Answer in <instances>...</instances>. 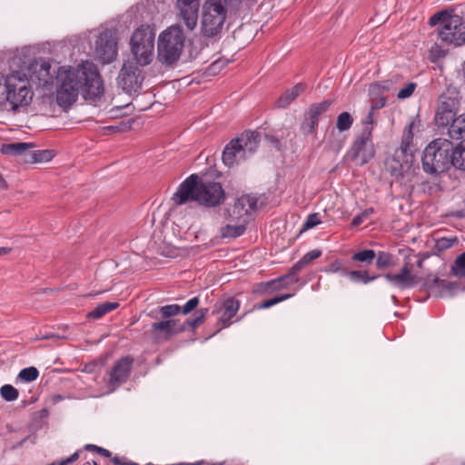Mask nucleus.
<instances>
[{"mask_svg": "<svg viewBox=\"0 0 465 465\" xmlns=\"http://www.w3.org/2000/svg\"><path fill=\"white\" fill-rule=\"evenodd\" d=\"M55 103L64 111L67 112L76 102L80 89H55Z\"/></svg>", "mask_w": 465, "mask_h": 465, "instance_id": "nucleus-18", "label": "nucleus"}, {"mask_svg": "<svg viewBox=\"0 0 465 465\" xmlns=\"http://www.w3.org/2000/svg\"><path fill=\"white\" fill-rule=\"evenodd\" d=\"M316 125L317 124H313L312 126V128H311V118H309L308 121H306L305 123L302 124V128L305 134H309L313 133Z\"/></svg>", "mask_w": 465, "mask_h": 465, "instance_id": "nucleus-57", "label": "nucleus"}, {"mask_svg": "<svg viewBox=\"0 0 465 465\" xmlns=\"http://www.w3.org/2000/svg\"><path fill=\"white\" fill-rule=\"evenodd\" d=\"M300 95L299 89H291L283 92L275 102L277 108H287Z\"/></svg>", "mask_w": 465, "mask_h": 465, "instance_id": "nucleus-29", "label": "nucleus"}, {"mask_svg": "<svg viewBox=\"0 0 465 465\" xmlns=\"http://www.w3.org/2000/svg\"><path fill=\"white\" fill-rule=\"evenodd\" d=\"M458 288V284L456 282H452L447 280H442L439 278V283L436 285L437 291L440 293L435 292L432 296L435 297H444L446 295H451L452 292Z\"/></svg>", "mask_w": 465, "mask_h": 465, "instance_id": "nucleus-31", "label": "nucleus"}, {"mask_svg": "<svg viewBox=\"0 0 465 465\" xmlns=\"http://www.w3.org/2000/svg\"><path fill=\"white\" fill-rule=\"evenodd\" d=\"M258 210V198L253 194H243L238 197L233 205L227 209L228 218L232 221L250 215Z\"/></svg>", "mask_w": 465, "mask_h": 465, "instance_id": "nucleus-13", "label": "nucleus"}, {"mask_svg": "<svg viewBox=\"0 0 465 465\" xmlns=\"http://www.w3.org/2000/svg\"><path fill=\"white\" fill-rule=\"evenodd\" d=\"M175 320H163L158 321L151 325V333L154 340H169L173 334L178 331H184V327L175 330Z\"/></svg>", "mask_w": 465, "mask_h": 465, "instance_id": "nucleus-17", "label": "nucleus"}, {"mask_svg": "<svg viewBox=\"0 0 465 465\" xmlns=\"http://www.w3.org/2000/svg\"><path fill=\"white\" fill-rule=\"evenodd\" d=\"M111 461L114 464V465H124V462L126 461V458L124 457H118V456H114L111 459Z\"/></svg>", "mask_w": 465, "mask_h": 465, "instance_id": "nucleus-59", "label": "nucleus"}, {"mask_svg": "<svg viewBox=\"0 0 465 465\" xmlns=\"http://www.w3.org/2000/svg\"><path fill=\"white\" fill-rule=\"evenodd\" d=\"M133 122H134L133 120L132 121L130 120L128 122L123 121L119 124H116V125L105 126L104 130L109 134L124 133V132L131 130Z\"/></svg>", "mask_w": 465, "mask_h": 465, "instance_id": "nucleus-47", "label": "nucleus"}, {"mask_svg": "<svg viewBox=\"0 0 465 465\" xmlns=\"http://www.w3.org/2000/svg\"><path fill=\"white\" fill-rule=\"evenodd\" d=\"M331 101L325 100L322 103L312 104L309 110V118H311V127L318 124L319 116L329 110Z\"/></svg>", "mask_w": 465, "mask_h": 465, "instance_id": "nucleus-28", "label": "nucleus"}, {"mask_svg": "<svg viewBox=\"0 0 465 465\" xmlns=\"http://www.w3.org/2000/svg\"><path fill=\"white\" fill-rule=\"evenodd\" d=\"M48 62L34 61L27 67L28 74L22 70L13 71L6 75L0 74V87H102L101 75L96 65L89 61L83 62L76 68L60 67L55 80L50 76Z\"/></svg>", "mask_w": 465, "mask_h": 465, "instance_id": "nucleus-1", "label": "nucleus"}, {"mask_svg": "<svg viewBox=\"0 0 465 465\" xmlns=\"http://www.w3.org/2000/svg\"><path fill=\"white\" fill-rule=\"evenodd\" d=\"M240 305V302L234 297H224L219 299L214 303L212 309V314L218 316L216 323L218 330L214 334L222 329L228 328L232 324V319L237 314Z\"/></svg>", "mask_w": 465, "mask_h": 465, "instance_id": "nucleus-9", "label": "nucleus"}, {"mask_svg": "<svg viewBox=\"0 0 465 465\" xmlns=\"http://www.w3.org/2000/svg\"><path fill=\"white\" fill-rule=\"evenodd\" d=\"M439 283V277L430 273L427 274L426 277L422 281V288L427 291L430 295H433V293L438 292L439 291L436 289V285Z\"/></svg>", "mask_w": 465, "mask_h": 465, "instance_id": "nucleus-38", "label": "nucleus"}, {"mask_svg": "<svg viewBox=\"0 0 465 465\" xmlns=\"http://www.w3.org/2000/svg\"><path fill=\"white\" fill-rule=\"evenodd\" d=\"M450 139L465 141V114L456 117L448 128Z\"/></svg>", "mask_w": 465, "mask_h": 465, "instance_id": "nucleus-24", "label": "nucleus"}, {"mask_svg": "<svg viewBox=\"0 0 465 465\" xmlns=\"http://www.w3.org/2000/svg\"><path fill=\"white\" fill-rule=\"evenodd\" d=\"M342 275H346L349 277V279L355 283H362V284H368L376 279H378L381 275H369L368 271L366 270H353V271H348L347 269H344L342 271Z\"/></svg>", "mask_w": 465, "mask_h": 465, "instance_id": "nucleus-25", "label": "nucleus"}, {"mask_svg": "<svg viewBox=\"0 0 465 465\" xmlns=\"http://www.w3.org/2000/svg\"><path fill=\"white\" fill-rule=\"evenodd\" d=\"M32 147L33 143H4L1 147V153L3 154L12 156H22L27 154L30 156V149Z\"/></svg>", "mask_w": 465, "mask_h": 465, "instance_id": "nucleus-22", "label": "nucleus"}, {"mask_svg": "<svg viewBox=\"0 0 465 465\" xmlns=\"http://www.w3.org/2000/svg\"><path fill=\"white\" fill-rule=\"evenodd\" d=\"M134 77V73L129 72L125 67H123L119 74V79L124 82V87H131L133 85L132 79Z\"/></svg>", "mask_w": 465, "mask_h": 465, "instance_id": "nucleus-51", "label": "nucleus"}, {"mask_svg": "<svg viewBox=\"0 0 465 465\" xmlns=\"http://www.w3.org/2000/svg\"><path fill=\"white\" fill-rule=\"evenodd\" d=\"M429 25H439L437 35L445 45L457 48L465 45V20L461 16L443 10L430 16Z\"/></svg>", "mask_w": 465, "mask_h": 465, "instance_id": "nucleus-5", "label": "nucleus"}, {"mask_svg": "<svg viewBox=\"0 0 465 465\" xmlns=\"http://www.w3.org/2000/svg\"><path fill=\"white\" fill-rule=\"evenodd\" d=\"M54 156L53 150H30V158L33 163H45L51 161Z\"/></svg>", "mask_w": 465, "mask_h": 465, "instance_id": "nucleus-34", "label": "nucleus"}, {"mask_svg": "<svg viewBox=\"0 0 465 465\" xmlns=\"http://www.w3.org/2000/svg\"><path fill=\"white\" fill-rule=\"evenodd\" d=\"M131 103H127L124 105H116L110 110V114L112 117H117L118 115L126 114V113H122L123 110L127 109L130 106Z\"/></svg>", "mask_w": 465, "mask_h": 465, "instance_id": "nucleus-55", "label": "nucleus"}, {"mask_svg": "<svg viewBox=\"0 0 465 465\" xmlns=\"http://www.w3.org/2000/svg\"><path fill=\"white\" fill-rule=\"evenodd\" d=\"M371 135L368 128L362 129L361 134L357 135L348 152V156L351 161H355L361 156V163L364 164L373 156Z\"/></svg>", "mask_w": 465, "mask_h": 465, "instance_id": "nucleus-11", "label": "nucleus"}, {"mask_svg": "<svg viewBox=\"0 0 465 465\" xmlns=\"http://www.w3.org/2000/svg\"><path fill=\"white\" fill-rule=\"evenodd\" d=\"M455 168L465 171V141L455 147Z\"/></svg>", "mask_w": 465, "mask_h": 465, "instance_id": "nucleus-40", "label": "nucleus"}, {"mask_svg": "<svg viewBox=\"0 0 465 465\" xmlns=\"http://www.w3.org/2000/svg\"><path fill=\"white\" fill-rule=\"evenodd\" d=\"M300 270L294 269V264L290 268L288 272L278 278L272 279L266 282H262L259 286V292H267L270 290L277 291L287 288L290 285L299 282L300 278L298 276Z\"/></svg>", "mask_w": 465, "mask_h": 465, "instance_id": "nucleus-15", "label": "nucleus"}, {"mask_svg": "<svg viewBox=\"0 0 465 465\" xmlns=\"http://www.w3.org/2000/svg\"><path fill=\"white\" fill-rule=\"evenodd\" d=\"M362 129H369L371 131V134H372V124H373V111L370 110L369 114L362 120Z\"/></svg>", "mask_w": 465, "mask_h": 465, "instance_id": "nucleus-54", "label": "nucleus"}, {"mask_svg": "<svg viewBox=\"0 0 465 465\" xmlns=\"http://www.w3.org/2000/svg\"><path fill=\"white\" fill-rule=\"evenodd\" d=\"M209 312L208 308H201L195 312V317L193 319H187L183 327L185 328V325H188L193 330L196 329L198 326L203 324L205 321L206 314Z\"/></svg>", "mask_w": 465, "mask_h": 465, "instance_id": "nucleus-35", "label": "nucleus"}, {"mask_svg": "<svg viewBox=\"0 0 465 465\" xmlns=\"http://www.w3.org/2000/svg\"><path fill=\"white\" fill-rule=\"evenodd\" d=\"M448 51L440 45L435 43L429 50V59L432 63L438 62L440 59L445 57Z\"/></svg>", "mask_w": 465, "mask_h": 465, "instance_id": "nucleus-42", "label": "nucleus"}, {"mask_svg": "<svg viewBox=\"0 0 465 465\" xmlns=\"http://www.w3.org/2000/svg\"><path fill=\"white\" fill-rule=\"evenodd\" d=\"M38 376L39 371L35 367L30 366L22 369L17 375V379L25 382H32L35 381L38 378Z\"/></svg>", "mask_w": 465, "mask_h": 465, "instance_id": "nucleus-37", "label": "nucleus"}, {"mask_svg": "<svg viewBox=\"0 0 465 465\" xmlns=\"http://www.w3.org/2000/svg\"><path fill=\"white\" fill-rule=\"evenodd\" d=\"M177 5H200L199 0H177Z\"/></svg>", "mask_w": 465, "mask_h": 465, "instance_id": "nucleus-60", "label": "nucleus"}, {"mask_svg": "<svg viewBox=\"0 0 465 465\" xmlns=\"http://www.w3.org/2000/svg\"><path fill=\"white\" fill-rule=\"evenodd\" d=\"M80 452H81V450H78L75 452H74L70 457L64 459V460L67 463V465L74 462L75 460H77L78 458H79Z\"/></svg>", "mask_w": 465, "mask_h": 465, "instance_id": "nucleus-58", "label": "nucleus"}, {"mask_svg": "<svg viewBox=\"0 0 465 465\" xmlns=\"http://www.w3.org/2000/svg\"><path fill=\"white\" fill-rule=\"evenodd\" d=\"M133 359L129 356L118 360L112 368L109 375V383L119 386L125 382L131 373Z\"/></svg>", "mask_w": 465, "mask_h": 465, "instance_id": "nucleus-16", "label": "nucleus"}, {"mask_svg": "<svg viewBox=\"0 0 465 465\" xmlns=\"http://www.w3.org/2000/svg\"><path fill=\"white\" fill-rule=\"evenodd\" d=\"M456 242V239L455 238H445V237H442V238H440L436 241V243H435V248L441 252V251H445L447 249H450L451 248L454 243Z\"/></svg>", "mask_w": 465, "mask_h": 465, "instance_id": "nucleus-49", "label": "nucleus"}, {"mask_svg": "<svg viewBox=\"0 0 465 465\" xmlns=\"http://www.w3.org/2000/svg\"><path fill=\"white\" fill-rule=\"evenodd\" d=\"M185 35L179 25H174L161 33L158 38V59L173 65L180 58L184 47Z\"/></svg>", "mask_w": 465, "mask_h": 465, "instance_id": "nucleus-7", "label": "nucleus"}, {"mask_svg": "<svg viewBox=\"0 0 465 465\" xmlns=\"http://www.w3.org/2000/svg\"><path fill=\"white\" fill-rule=\"evenodd\" d=\"M0 395L6 401H14L17 400L19 392L13 385L5 384L0 389Z\"/></svg>", "mask_w": 465, "mask_h": 465, "instance_id": "nucleus-41", "label": "nucleus"}, {"mask_svg": "<svg viewBox=\"0 0 465 465\" xmlns=\"http://www.w3.org/2000/svg\"><path fill=\"white\" fill-rule=\"evenodd\" d=\"M412 127L413 123H411L408 125L407 130H405L402 141L401 143V146L399 150L396 151L397 157H400V154H401L406 159L404 160L405 163L412 162L413 154H412Z\"/></svg>", "mask_w": 465, "mask_h": 465, "instance_id": "nucleus-21", "label": "nucleus"}, {"mask_svg": "<svg viewBox=\"0 0 465 465\" xmlns=\"http://www.w3.org/2000/svg\"><path fill=\"white\" fill-rule=\"evenodd\" d=\"M241 0H205L202 7L201 30L204 36L218 35L224 25L228 13L235 11Z\"/></svg>", "mask_w": 465, "mask_h": 465, "instance_id": "nucleus-4", "label": "nucleus"}, {"mask_svg": "<svg viewBox=\"0 0 465 465\" xmlns=\"http://www.w3.org/2000/svg\"><path fill=\"white\" fill-rule=\"evenodd\" d=\"M181 313V306L178 304H169L159 307L156 311L149 312V316L153 319H158L161 316L164 320H172L173 316Z\"/></svg>", "mask_w": 465, "mask_h": 465, "instance_id": "nucleus-26", "label": "nucleus"}, {"mask_svg": "<svg viewBox=\"0 0 465 465\" xmlns=\"http://www.w3.org/2000/svg\"><path fill=\"white\" fill-rule=\"evenodd\" d=\"M455 147L445 138L432 140L424 149L421 163L426 173L434 175L455 167Z\"/></svg>", "mask_w": 465, "mask_h": 465, "instance_id": "nucleus-3", "label": "nucleus"}, {"mask_svg": "<svg viewBox=\"0 0 465 465\" xmlns=\"http://www.w3.org/2000/svg\"><path fill=\"white\" fill-rule=\"evenodd\" d=\"M448 94H442L439 98L438 110L444 113L457 114L459 106L458 91L457 89H447Z\"/></svg>", "mask_w": 465, "mask_h": 465, "instance_id": "nucleus-20", "label": "nucleus"}, {"mask_svg": "<svg viewBox=\"0 0 465 465\" xmlns=\"http://www.w3.org/2000/svg\"><path fill=\"white\" fill-rule=\"evenodd\" d=\"M415 89H400V92L397 94L399 99H406L412 95Z\"/></svg>", "mask_w": 465, "mask_h": 465, "instance_id": "nucleus-56", "label": "nucleus"}, {"mask_svg": "<svg viewBox=\"0 0 465 465\" xmlns=\"http://www.w3.org/2000/svg\"><path fill=\"white\" fill-rule=\"evenodd\" d=\"M47 465H67V463L65 462L64 459V460H55L54 462H51Z\"/></svg>", "mask_w": 465, "mask_h": 465, "instance_id": "nucleus-64", "label": "nucleus"}, {"mask_svg": "<svg viewBox=\"0 0 465 465\" xmlns=\"http://www.w3.org/2000/svg\"><path fill=\"white\" fill-rule=\"evenodd\" d=\"M177 8L179 10L180 18L183 20L187 29L193 31L197 25L199 5H177Z\"/></svg>", "mask_w": 465, "mask_h": 465, "instance_id": "nucleus-19", "label": "nucleus"}, {"mask_svg": "<svg viewBox=\"0 0 465 465\" xmlns=\"http://www.w3.org/2000/svg\"><path fill=\"white\" fill-rule=\"evenodd\" d=\"M32 89H2L0 92V110L16 111L27 106L33 99Z\"/></svg>", "mask_w": 465, "mask_h": 465, "instance_id": "nucleus-10", "label": "nucleus"}, {"mask_svg": "<svg viewBox=\"0 0 465 465\" xmlns=\"http://www.w3.org/2000/svg\"><path fill=\"white\" fill-rule=\"evenodd\" d=\"M387 99L386 97L381 95L375 98H372V102L371 104V110L375 111L378 109H381L386 105Z\"/></svg>", "mask_w": 465, "mask_h": 465, "instance_id": "nucleus-53", "label": "nucleus"}, {"mask_svg": "<svg viewBox=\"0 0 465 465\" xmlns=\"http://www.w3.org/2000/svg\"><path fill=\"white\" fill-rule=\"evenodd\" d=\"M342 269V261L340 259H335L332 262H331L327 267L323 268L322 271L325 273H335L338 272H341Z\"/></svg>", "mask_w": 465, "mask_h": 465, "instance_id": "nucleus-52", "label": "nucleus"}, {"mask_svg": "<svg viewBox=\"0 0 465 465\" xmlns=\"http://www.w3.org/2000/svg\"><path fill=\"white\" fill-rule=\"evenodd\" d=\"M64 399V396H62L60 394H56L52 397V401L54 404H56L59 401H63Z\"/></svg>", "mask_w": 465, "mask_h": 465, "instance_id": "nucleus-63", "label": "nucleus"}, {"mask_svg": "<svg viewBox=\"0 0 465 465\" xmlns=\"http://www.w3.org/2000/svg\"><path fill=\"white\" fill-rule=\"evenodd\" d=\"M99 448H100V446H97V445H94V444H91V443L85 444L84 446V450H90V451H94V452H97Z\"/></svg>", "mask_w": 465, "mask_h": 465, "instance_id": "nucleus-62", "label": "nucleus"}, {"mask_svg": "<svg viewBox=\"0 0 465 465\" xmlns=\"http://www.w3.org/2000/svg\"><path fill=\"white\" fill-rule=\"evenodd\" d=\"M456 119L455 113H444L441 114V110H438L435 114V123L438 126H450L453 120Z\"/></svg>", "mask_w": 465, "mask_h": 465, "instance_id": "nucleus-39", "label": "nucleus"}, {"mask_svg": "<svg viewBox=\"0 0 465 465\" xmlns=\"http://www.w3.org/2000/svg\"><path fill=\"white\" fill-rule=\"evenodd\" d=\"M321 223L322 220L320 214L318 213H311L307 216L306 220L304 221L301 229V232L310 230Z\"/></svg>", "mask_w": 465, "mask_h": 465, "instance_id": "nucleus-46", "label": "nucleus"}, {"mask_svg": "<svg viewBox=\"0 0 465 465\" xmlns=\"http://www.w3.org/2000/svg\"><path fill=\"white\" fill-rule=\"evenodd\" d=\"M383 277L394 287L400 290H406L415 287L420 279L411 272L408 263L400 270L398 273H386Z\"/></svg>", "mask_w": 465, "mask_h": 465, "instance_id": "nucleus-14", "label": "nucleus"}, {"mask_svg": "<svg viewBox=\"0 0 465 465\" xmlns=\"http://www.w3.org/2000/svg\"><path fill=\"white\" fill-rule=\"evenodd\" d=\"M117 55V43L109 32L100 34L95 42L94 57L103 64L113 62Z\"/></svg>", "mask_w": 465, "mask_h": 465, "instance_id": "nucleus-12", "label": "nucleus"}, {"mask_svg": "<svg viewBox=\"0 0 465 465\" xmlns=\"http://www.w3.org/2000/svg\"><path fill=\"white\" fill-rule=\"evenodd\" d=\"M375 258L376 267L380 270L389 267L392 262V254L388 252H379Z\"/></svg>", "mask_w": 465, "mask_h": 465, "instance_id": "nucleus-45", "label": "nucleus"}, {"mask_svg": "<svg viewBox=\"0 0 465 465\" xmlns=\"http://www.w3.org/2000/svg\"><path fill=\"white\" fill-rule=\"evenodd\" d=\"M96 453H99L100 455H102L105 458H110L112 456V452L103 447H100Z\"/></svg>", "mask_w": 465, "mask_h": 465, "instance_id": "nucleus-61", "label": "nucleus"}, {"mask_svg": "<svg viewBox=\"0 0 465 465\" xmlns=\"http://www.w3.org/2000/svg\"><path fill=\"white\" fill-rule=\"evenodd\" d=\"M200 303L199 297H193L190 300H188L185 304L181 307V312L184 315L192 312L193 310L197 308V306Z\"/></svg>", "mask_w": 465, "mask_h": 465, "instance_id": "nucleus-50", "label": "nucleus"}, {"mask_svg": "<svg viewBox=\"0 0 465 465\" xmlns=\"http://www.w3.org/2000/svg\"><path fill=\"white\" fill-rule=\"evenodd\" d=\"M374 213L375 210L373 207L366 208L361 213L353 217L351 223V227L360 226L367 217H369L371 214H373Z\"/></svg>", "mask_w": 465, "mask_h": 465, "instance_id": "nucleus-48", "label": "nucleus"}, {"mask_svg": "<svg viewBox=\"0 0 465 465\" xmlns=\"http://www.w3.org/2000/svg\"><path fill=\"white\" fill-rule=\"evenodd\" d=\"M321 255L322 251L319 249H313L308 252L294 264V269L302 271L306 265H308L313 260L321 257Z\"/></svg>", "mask_w": 465, "mask_h": 465, "instance_id": "nucleus-33", "label": "nucleus"}, {"mask_svg": "<svg viewBox=\"0 0 465 465\" xmlns=\"http://www.w3.org/2000/svg\"><path fill=\"white\" fill-rule=\"evenodd\" d=\"M118 307L119 302H105L98 304L93 311L89 312L87 317L90 319H100Z\"/></svg>", "mask_w": 465, "mask_h": 465, "instance_id": "nucleus-27", "label": "nucleus"}, {"mask_svg": "<svg viewBox=\"0 0 465 465\" xmlns=\"http://www.w3.org/2000/svg\"><path fill=\"white\" fill-rule=\"evenodd\" d=\"M105 89H80L84 100L94 106H102L105 103Z\"/></svg>", "mask_w": 465, "mask_h": 465, "instance_id": "nucleus-23", "label": "nucleus"}, {"mask_svg": "<svg viewBox=\"0 0 465 465\" xmlns=\"http://www.w3.org/2000/svg\"><path fill=\"white\" fill-rule=\"evenodd\" d=\"M451 272L454 276L465 277V252L456 258Z\"/></svg>", "mask_w": 465, "mask_h": 465, "instance_id": "nucleus-43", "label": "nucleus"}, {"mask_svg": "<svg viewBox=\"0 0 465 465\" xmlns=\"http://www.w3.org/2000/svg\"><path fill=\"white\" fill-rule=\"evenodd\" d=\"M224 198L225 192L219 182L192 173L181 183L172 200L176 205L197 202L206 207H216Z\"/></svg>", "mask_w": 465, "mask_h": 465, "instance_id": "nucleus-2", "label": "nucleus"}, {"mask_svg": "<svg viewBox=\"0 0 465 465\" xmlns=\"http://www.w3.org/2000/svg\"><path fill=\"white\" fill-rule=\"evenodd\" d=\"M292 296H293L292 293H286V294L275 296L273 298L263 301L262 303H259L256 306V308L259 310L268 309V308H271L272 306H273L281 302H283Z\"/></svg>", "mask_w": 465, "mask_h": 465, "instance_id": "nucleus-44", "label": "nucleus"}, {"mask_svg": "<svg viewBox=\"0 0 465 465\" xmlns=\"http://www.w3.org/2000/svg\"><path fill=\"white\" fill-rule=\"evenodd\" d=\"M246 230L245 224H237L231 225L226 224L221 228V236L223 238H232L235 239L237 237L242 236Z\"/></svg>", "mask_w": 465, "mask_h": 465, "instance_id": "nucleus-30", "label": "nucleus"}, {"mask_svg": "<svg viewBox=\"0 0 465 465\" xmlns=\"http://www.w3.org/2000/svg\"><path fill=\"white\" fill-rule=\"evenodd\" d=\"M376 252L372 249H364L352 254L351 260L370 265L373 262Z\"/></svg>", "mask_w": 465, "mask_h": 465, "instance_id": "nucleus-32", "label": "nucleus"}, {"mask_svg": "<svg viewBox=\"0 0 465 465\" xmlns=\"http://www.w3.org/2000/svg\"><path fill=\"white\" fill-rule=\"evenodd\" d=\"M259 144L260 133L244 131L224 146L222 155L223 163L228 167L237 165L249 159L256 152Z\"/></svg>", "mask_w": 465, "mask_h": 465, "instance_id": "nucleus-6", "label": "nucleus"}, {"mask_svg": "<svg viewBox=\"0 0 465 465\" xmlns=\"http://www.w3.org/2000/svg\"><path fill=\"white\" fill-rule=\"evenodd\" d=\"M131 50L140 65L150 64L153 56L154 33L149 25H141L130 40Z\"/></svg>", "mask_w": 465, "mask_h": 465, "instance_id": "nucleus-8", "label": "nucleus"}, {"mask_svg": "<svg viewBox=\"0 0 465 465\" xmlns=\"http://www.w3.org/2000/svg\"><path fill=\"white\" fill-rule=\"evenodd\" d=\"M352 124V116L348 112H342L337 117L336 127L340 132H344L348 131Z\"/></svg>", "mask_w": 465, "mask_h": 465, "instance_id": "nucleus-36", "label": "nucleus"}]
</instances>
